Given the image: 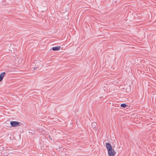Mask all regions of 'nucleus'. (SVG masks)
<instances>
[{"label": "nucleus", "instance_id": "obj_7", "mask_svg": "<svg viewBox=\"0 0 156 156\" xmlns=\"http://www.w3.org/2000/svg\"><path fill=\"white\" fill-rule=\"evenodd\" d=\"M120 106L122 107H129L128 105H126L125 104L123 103L122 104L120 105Z\"/></svg>", "mask_w": 156, "mask_h": 156}, {"label": "nucleus", "instance_id": "obj_4", "mask_svg": "<svg viewBox=\"0 0 156 156\" xmlns=\"http://www.w3.org/2000/svg\"><path fill=\"white\" fill-rule=\"evenodd\" d=\"M61 48V47L60 46H57L55 47H53L52 48V49L53 51H58L60 50Z\"/></svg>", "mask_w": 156, "mask_h": 156}, {"label": "nucleus", "instance_id": "obj_8", "mask_svg": "<svg viewBox=\"0 0 156 156\" xmlns=\"http://www.w3.org/2000/svg\"><path fill=\"white\" fill-rule=\"evenodd\" d=\"M115 107H119L120 105L119 104H116L115 105H114Z\"/></svg>", "mask_w": 156, "mask_h": 156}, {"label": "nucleus", "instance_id": "obj_5", "mask_svg": "<svg viewBox=\"0 0 156 156\" xmlns=\"http://www.w3.org/2000/svg\"><path fill=\"white\" fill-rule=\"evenodd\" d=\"M91 127L92 129H94L97 126V124L96 122H93L91 124Z\"/></svg>", "mask_w": 156, "mask_h": 156}, {"label": "nucleus", "instance_id": "obj_9", "mask_svg": "<svg viewBox=\"0 0 156 156\" xmlns=\"http://www.w3.org/2000/svg\"><path fill=\"white\" fill-rule=\"evenodd\" d=\"M39 66H38V67H35L34 68V69H37V68H38V67H39V66H40V64L39 63Z\"/></svg>", "mask_w": 156, "mask_h": 156}, {"label": "nucleus", "instance_id": "obj_3", "mask_svg": "<svg viewBox=\"0 0 156 156\" xmlns=\"http://www.w3.org/2000/svg\"><path fill=\"white\" fill-rule=\"evenodd\" d=\"M5 73L2 72L0 74V82L3 80L4 77L5 76Z\"/></svg>", "mask_w": 156, "mask_h": 156}, {"label": "nucleus", "instance_id": "obj_1", "mask_svg": "<svg viewBox=\"0 0 156 156\" xmlns=\"http://www.w3.org/2000/svg\"><path fill=\"white\" fill-rule=\"evenodd\" d=\"M106 146L108 151V154L109 156H115L116 152L112 149L111 144L109 143L106 144Z\"/></svg>", "mask_w": 156, "mask_h": 156}, {"label": "nucleus", "instance_id": "obj_2", "mask_svg": "<svg viewBox=\"0 0 156 156\" xmlns=\"http://www.w3.org/2000/svg\"><path fill=\"white\" fill-rule=\"evenodd\" d=\"M10 123L12 127H16L19 126L20 122L17 121H11Z\"/></svg>", "mask_w": 156, "mask_h": 156}, {"label": "nucleus", "instance_id": "obj_10", "mask_svg": "<svg viewBox=\"0 0 156 156\" xmlns=\"http://www.w3.org/2000/svg\"><path fill=\"white\" fill-rule=\"evenodd\" d=\"M104 88H105V87H104V90H105V89H104Z\"/></svg>", "mask_w": 156, "mask_h": 156}, {"label": "nucleus", "instance_id": "obj_6", "mask_svg": "<svg viewBox=\"0 0 156 156\" xmlns=\"http://www.w3.org/2000/svg\"><path fill=\"white\" fill-rule=\"evenodd\" d=\"M23 59L22 58H20L18 61V63L19 64H21L23 62Z\"/></svg>", "mask_w": 156, "mask_h": 156}]
</instances>
